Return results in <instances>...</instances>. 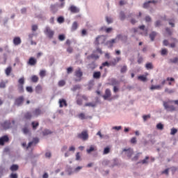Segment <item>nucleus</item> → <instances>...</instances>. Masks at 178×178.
I'll return each mask as SVG.
<instances>
[{
  "label": "nucleus",
  "mask_w": 178,
  "mask_h": 178,
  "mask_svg": "<svg viewBox=\"0 0 178 178\" xmlns=\"http://www.w3.org/2000/svg\"><path fill=\"white\" fill-rule=\"evenodd\" d=\"M162 86H161V85H156V86H154L152 85L150 88V90H161Z\"/></svg>",
  "instance_id": "nucleus-29"
},
{
  "label": "nucleus",
  "mask_w": 178,
  "mask_h": 178,
  "mask_svg": "<svg viewBox=\"0 0 178 178\" xmlns=\"http://www.w3.org/2000/svg\"><path fill=\"white\" fill-rule=\"evenodd\" d=\"M93 151H97V147L95 145H90L89 149H86L88 154H91Z\"/></svg>",
  "instance_id": "nucleus-15"
},
{
  "label": "nucleus",
  "mask_w": 178,
  "mask_h": 178,
  "mask_svg": "<svg viewBox=\"0 0 178 178\" xmlns=\"http://www.w3.org/2000/svg\"><path fill=\"white\" fill-rule=\"evenodd\" d=\"M122 58H120V57H117L116 58H115L113 61H111V64L115 66V65H117L119 62H120Z\"/></svg>",
  "instance_id": "nucleus-24"
},
{
  "label": "nucleus",
  "mask_w": 178,
  "mask_h": 178,
  "mask_svg": "<svg viewBox=\"0 0 178 178\" xmlns=\"http://www.w3.org/2000/svg\"><path fill=\"white\" fill-rule=\"evenodd\" d=\"M156 129L158 130H163V124H162V123L157 124Z\"/></svg>",
  "instance_id": "nucleus-45"
},
{
  "label": "nucleus",
  "mask_w": 178,
  "mask_h": 178,
  "mask_svg": "<svg viewBox=\"0 0 178 178\" xmlns=\"http://www.w3.org/2000/svg\"><path fill=\"white\" fill-rule=\"evenodd\" d=\"M156 1H155V0H152V1H147V2H146V3H145L144 4H143V8H148V6H149V4L150 3H156Z\"/></svg>",
  "instance_id": "nucleus-20"
},
{
  "label": "nucleus",
  "mask_w": 178,
  "mask_h": 178,
  "mask_svg": "<svg viewBox=\"0 0 178 178\" xmlns=\"http://www.w3.org/2000/svg\"><path fill=\"white\" fill-rule=\"evenodd\" d=\"M69 10H70L71 13H79V12H80V9L76 6H71L69 8Z\"/></svg>",
  "instance_id": "nucleus-9"
},
{
  "label": "nucleus",
  "mask_w": 178,
  "mask_h": 178,
  "mask_svg": "<svg viewBox=\"0 0 178 178\" xmlns=\"http://www.w3.org/2000/svg\"><path fill=\"white\" fill-rule=\"evenodd\" d=\"M165 92H167V94H173V92H175V90H170V89L166 88L165 89Z\"/></svg>",
  "instance_id": "nucleus-46"
},
{
  "label": "nucleus",
  "mask_w": 178,
  "mask_h": 178,
  "mask_svg": "<svg viewBox=\"0 0 178 178\" xmlns=\"http://www.w3.org/2000/svg\"><path fill=\"white\" fill-rule=\"evenodd\" d=\"M126 72H127V66L124 65V66L121 68V73H126Z\"/></svg>",
  "instance_id": "nucleus-53"
},
{
  "label": "nucleus",
  "mask_w": 178,
  "mask_h": 178,
  "mask_svg": "<svg viewBox=\"0 0 178 178\" xmlns=\"http://www.w3.org/2000/svg\"><path fill=\"white\" fill-rule=\"evenodd\" d=\"M5 73L6 76H10V73H12V67H8L5 70Z\"/></svg>",
  "instance_id": "nucleus-25"
},
{
  "label": "nucleus",
  "mask_w": 178,
  "mask_h": 178,
  "mask_svg": "<svg viewBox=\"0 0 178 178\" xmlns=\"http://www.w3.org/2000/svg\"><path fill=\"white\" fill-rule=\"evenodd\" d=\"M40 76L42 79H43V77H45L46 74H47V72L45 70H41L40 72Z\"/></svg>",
  "instance_id": "nucleus-39"
},
{
  "label": "nucleus",
  "mask_w": 178,
  "mask_h": 178,
  "mask_svg": "<svg viewBox=\"0 0 178 178\" xmlns=\"http://www.w3.org/2000/svg\"><path fill=\"white\" fill-rule=\"evenodd\" d=\"M32 83H37L38 81V76L36 75H33L31 76Z\"/></svg>",
  "instance_id": "nucleus-34"
},
{
  "label": "nucleus",
  "mask_w": 178,
  "mask_h": 178,
  "mask_svg": "<svg viewBox=\"0 0 178 178\" xmlns=\"http://www.w3.org/2000/svg\"><path fill=\"white\" fill-rule=\"evenodd\" d=\"M44 33L50 40H52V38H54V35H55V31L51 29L49 26L45 27Z\"/></svg>",
  "instance_id": "nucleus-2"
},
{
  "label": "nucleus",
  "mask_w": 178,
  "mask_h": 178,
  "mask_svg": "<svg viewBox=\"0 0 178 178\" xmlns=\"http://www.w3.org/2000/svg\"><path fill=\"white\" fill-rule=\"evenodd\" d=\"M42 113V111H41V109L36 108L35 111H33V116H40Z\"/></svg>",
  "instance_id": "nucleus-16"
},
{
  "label": "nucleus",
  "mask_w": 178,
  "mask_h": 178,
  "mask_svg": "<svg viewBox=\"0 0 178 178\" xmlns=\"http://www.w3.org/2000/svg\"><path fill=\"white\" fill-rule=\"evenodd\" d=\"M111 152V148L109 147H105L103 152L104 155H106Z\"/></svg>",
  "instance_id": "nucleus-35"
},
{
  "label": "nucleus",
  "mask_w": 178,
  "mask_h": 178,
  "mask_svg": "<svg viewBox=\"0 0 178 178\" xmlns=\"http://www.w3.org/2000/svg\"><path fill=\"white\" fill-rule=\"evenodd\" d=\"M43 136H49V134H52V131H49V129H44L42 131Z\"/></svg>",
  "instance_id": "nucleus-31"
},
{
  "label": "nucleus",
  "mask_w": 178,
  "mask_h": 178,
  "mask_svg": "<svg viewBox=\"0 0 178 178\" xmlns=\"http://www.w3.org/2000/svg\"><path fill=\"white\" fill-rule=\"evenodd\" d=\"M120 20H124V19H126V15H124V12H121L120 13Z\"/></svg>",
  "instance_id": "nucleus-43"
},
{
  "label": "nucleus",
  "mask_w": 178,
  "mask_h": 178,
  "mask_svg": "<svg viewBox=\"0 0 178 178\" xmlns=\"http://www.w3.org/2000/svg\"><path fill=\"white\" fill-rule=\"evenodd\" d=\"M161 55H168V49H161Z\"/></svg>",
  "instance_id": "nucleus-55"
},
{
  "label": "nucleus",
  "mask_w": 178,
  "mask_h": 178,
  "mask_svg": "<svg viewBox=\"0 0 178 178\" xmlns=\"http://www.w3.org/2000/svg\"><path fill=\"white\" fill-rule=\"evenodd\" d=\"M75 76L78 78V79H75V81H81V77L83 76V72H81V69L75 71Z\"/></svg>",
  "instance_id": "nucleus-6"
},
{
  "label": "nucleus",
  "mask_w": 178,
  "mask_h": 178,
  "mask_svg": "<svg viewBox=\"0 0 178 178\" xmlns=\"http://www.w3.org/2000/svg\"><path fill=\"white\" fill-rule=\"evenodd\" d=\"M35 92H37V94H40V92H42V86H41V85H38L36 87H35Z\"/></svg>",
  "instance_id": "nucleus-23"
},
{
  "label": "nucleus",
  "mask_w": 178,
  "mask_h": 178,
  "mask_svg": "<svg viewBox=\"0 0 178 178\" xmlns=\"http://www.w3.org/2000/svg\"><path fill=\"white\" fill-rule=\"evenodd\" d=\"M80 152H77L76 154V161H80Z\"/></svg>",
  "instance_id": "nucleus-64"
},
{
  "label": "nucleus",
  "mask_w": 178,
  "mask_h": 178,
  "mask_svg": "<svg viewBox=\"0 0 178 178\" xmlns=\"http://www.w3.org/2000/svg\"><path fill=\"white\" fill-rule=\"evenodd\" d=\"M94 79H101V72H95L93 73Z\"/></svg>",
  "instance_id": "nucleus-27"
},
{
  "label": "nucleus",
  "mask_w": 178,
  "mask_h": 178,
  "mask_svg": "<svg viewBox=\"0 0 178 178\" xmlns=\"http://www.w3.org/2000/svg\"><path fill=\"white\" fill-rule=\"evenodd\" d=\"M84 106H88L89 108H95L97 106V103L95 102H88L84 104Z\"/></svg>",
  "instance_id": "nucleus-17"
},
{
  "label": "nucleus",
  "mask_w": 178,
  "mask_h": 178,
  "mask_svg": "<svg viewBox=\"0 0 178 178\" xmlns=\"http://www.w3.org/2000/svg\"><path fill=\"white\" fill-rule=\"evenodd\" d=\"M178 62V58L175 57L173 59H170V63H177Z\"/></svg>",
  "instance_id": "nucleus-49"
},
{
  "label": "nucleus",
  "mask_w": 178,
  "mask_h": 178,
  "mask_svg": "<svg viewBox=\"0 0 178 178\" xmlns=\"http://www.w3.org/2000/svg\"><path fill=\"white\" fill-rule=\"evenodd\" d=\"M22 131L24 133V134H29V133H30V130L29 129V128L27 127H25L22 129Z\"/></svg>",
  "instance_id": "nucleus-38"
},
{
  "label": "nucleus",
  "mask_w": 178,
  "mask_h": 178,
  "mask_svg": "<svg viewBox=\"0 0 178 178\" xmlns=\"http://www.w3.org/2000/svg\"><path fill=\"white\" fill-rule=\"evenodd\" d=\"M33 130H37V127L40 126V123L37 121H33L31 123Z\"/></svg>",
  "instance_id": "nucleus-19"
},
{
  "label": "nucleus",
  "mask_w": 178,
  "mask_h": 178,
  "mask_svg": "<svg viewBox=\"0 0 178 178\" xmlns=\"http://www.w3.org/2000/svg\"><path fill=\"white\" fill-rule=\"evenodd\" d=\"M59 104H60V108H63V106H67V103L65 100V99H60L59 100Z\"/></svg>",
  "instance_id": "nucleus-14"
},
{
  "label": "nucleus",
  "mask_w": 178,
  "mask_h": 178,
  "mask_svg": "<svg viewBox=\"0 0 178 178\" xmlns=\"http://www.w3.org/2000/svg\"><path fill=\"white\" fill-rule=\"evenodd\" d=\"M156 32L153 31L149 34V38L151 41H154L155 40V37H156Z\"/></svg>",
  "instance_id": "nucleus-26"
},
{
  "label": "nucleus",
  "mask_w": 178,
  "mask_h": 178,
  "mask_svg": "<svg viewBox=\"0 0 178 178\" xmlns=\"http://www.w3.org/2000/svg\"><path fill=\"white\" fill-rule=\"evenodd\" d=\"M51 12H53L54 13H56V12H58V8H56V6H55V5H51Z\"/></svg>",
  "instance_id": "nucleus-37"
},
{
  "label": "nucleus",
  "mask_w": 178,
  "mask_h": 178,
  "mask_svg": "<svg viewBox=\"0 0 178 178\" xmlns=\"http://www.w3.org/2000/svg\"><path fill=\"white\" fill-rule=\"evenodd\" d=\"M77 138L86 141L88 140V132L87 131H83L81 134H78Z\"/></svg>",
  "instance_id": "nucleus-4"
},
{
  "label": "nucleus",
  "mask_w": 178,
  "mask_h": 178,
  "mask_svg": "<svg viewBox=\"0 0 178 178\" xmlns=\"http://www.w3.org/2000/svg\"><path fill=\"white\" fill-rule=\"evenodd\" d=\"M99 59V56L98 55L92 54L90 56H88V59Z\"/></svg>",
  "instance_id": "nucleus-30"
},
{
  "label": "nucleus",
  "mask_w": 178,
  "mask_h": 178,
  "mask_svg": "<svg viewBox=\"0 0 178 178\" xmlns=\"http://www.w3.org/2000/svg\"><path fill=\"white\" fill-rule=\"evenodd\" d=\"M37 30H38V26L33 25L32 26V31H37Z\"/></svg>",
  "instance_id": "nucleus-58"
},
{
  "label": "nucleus",
  "mask_w": 178,
  "mask_h": 178,
  "mask_svg": "<svg viewBox=\"0 0 178 178\" xmlns=\"http://www.w3.org/2000/svg\"><path fill=\"white\" fill-rule=\"evenodd\" d=\"M66 84V81H65V80H60L58 82V86L59 87H63V86H65Z\"/></svg>",
  "instance_id": "nucleus-44"
},
{
  "label": "nucleus",
  "mask_w": 178,
  "mask_h": 178,
  "mask_svg": "<svg viewBox=\"0 0 178 178\" xmlns=\"http://www.w3.org/2000/svg\"><path fill=\"white\" fill-rule=\"evenodd\" d=\"M10 170H11V172H16V170H19V165L13 164L10 166Z\"/></svg>",
  "instance_id": "nucleus-22"
},
{
  "label": "nucleus",
  "mask_w": 178,
  "mask_h": 178,
  "mask_svg": "<svg viewBox=\"0 0 178 178\" xmlns=\"http://www.w3.org/2000/svg\"><path fill=\"white\" fill-rule=\"evenodd\" d=\"M32 116L33 115H31V113H30V112L26 113L24 115V118L27 120L31 119Z\"/></svg>",
  "instance_id": "nucleus-36"
},
{
  "label": "nucleus",
  "mask_w": 178,
  "mask_h": 178,
  "mask_svg": "<svg viewBox=\"0 0 178 178\" xmlns=\"http://www.w3.org/2000/svg\"><path fill=\"white\" fill-rule=\"evenodd\" d=\"M165 31L167 32L168 35H172V31H170V29L169 28L165 29Z\"/></svg>",
  "instance_id": "nucleus-62"
},
{
  "label": "nucleus",
  "mask_w": 178,
  "mask_h": 178,
  "mask_svg": "<svg viewBox=\"0 0 178 178\" xmlns=\"http://www.w3.org/2000/svg\"><path fill=\"white\" fill-rule=\"evenodd\" d=\"M148 159H149V157L146 156L145 159L140 161L139 163H142L143 165H147V163H148Z\"/></svg>",
  "instance_id": "nucleus-32"
},
{
  "label": "nucleus",
  "mask_w": 178,
  "mask_h": 178,
  "mask_svg": "<svg viewBox=\"0 0 178 178\" xmlns=\"http://www.w3.org/2000/svg\"><path fill=\"white\" fill-rule=\"evenodd\" d=\"M6 87V83L4 81H2L0 83V88H5Z\"/></svg>",
  "instance_id": "nucleus-56"
},
{
  "label": "nucleus",
  "mask_w": 178,
  "mask_h": 178,
  "mask_svg": "<svg viewBox=\"0 0 178 178\" xmlns=\"http://www.w3.org/2000/svg\"><path fill=\"white\" fill-rule=\"evenodd\" d=\"M123 38L126 41L127 40V36L118 35L115 39H112L111 40L108 41L107 44L109 45L110 48H112L113 47V44L116 42V40H121L122 41H123Z\"/></svg>",
  "instance_id": "nucleus-1"
},
{
  "label": "nucleus",
  "mask_w": 178,
  "mask_h": 178,
  "mask_svg": "<svg viewBox=\"0 0 178 178\" xmlns=\"http://www.w3.org/2000/svg\"><path fill=\"white\" fill-rule=\"evenodd\" d=\"M111 95H112V94L111 93V90L106 89V90H105V94H104V95H103V98H104V99H105V100L109 99V98H111Z\"/></svg>",
  "instance_id": "nucleus-10"
},
{
  "label": "nucleus",
  "mask_w": 178,
  "mask_h": 178,
  "mask_svg": "<svg viewBox=\"0 0 178 178\" xmlns=\"http://www.w3.org/2000/svg\"><path fill=\"white\" fill-rule=\"evenodd\" d=\"M176 133H177V129L175 128H172L171 129V132H170L171 136H175V134H176Z\"/></svg>",
  "instance_id": "nucleus-52"
},
{
  "label": "nucleus",
  "mask_w": 178,
  "mask_h": 178,
  "mask_svg": "<svg viewBox=\"0 0 178 178\" xmlns=\"http://www.w3.org/2000/svg\"><path fill=\"white\" fill-rule=\"evenodd\" d=\"M19 86H24V78H20L18 81Z\"/></svg>",
  "instance_id": "nucleus-50"
},
{
  "label": "nucleus",
  "mask_w": 178,
  "mask_h": 178,
  "mask_svg": "<svg viewBox=\"0 0 178 178\" xmlns=\"http://www.w3.org/2000/svg\"><path fill=\"white\" fill-rule=\"evenodd\" d=\"M65 38H66V37H65V35H58L59 41H65Z\"/></svg>",
  "instance_id": "nucleus-51"
},
{
  "label": "nucleus",
  "mask_w": 178,
  "mask_h": 178,
  "mask_svg": "<svg viewBox=\"0 0 178 178\" xmlns=\"http://www.w3.org/2000/svg\"><path fill=\"white\" fill-rule=\"evenodd\" d=\"M57 22L58 23H63V22H65V18H63V17H58Z\"/></svg>",
  "instance_id": "nucleus-48"
},
{
  "label": "nucleus",
  "mask_w": 178,
  "mask_h": 178,
  "mask_svg": "<svg viewBox=\"0 0 178 178\" xmlns=\"http://www.w3.org/2000/svg\"><path fill=\"white\" fill-rule=\"evenodd\" d=\"M23 101H24V97H23V96L17 98L15 99V105H17L18 106L22 105V104H23Z\"/></svg>",
  "instance_id": "nucleus-12"
},
{
  "label": "nucleus",
  "mask_w": 178,
  "mask_h": 178,
  "mask_svg": "<svg viewBox=\"0 0 178 178\" xmlns=\"http://www.w3.org/2000/svg\"><path fill=\"white\" fill-rule=\"evenodd\" d=\"M13 44L15 46L20 45L22 44V39L19 37H15L13 39Z\"/></svg>",
  "instance_id": "nucleus-13"
},
{
  "label": "nucleus",
  "mask_w": 178,
  "mask_h": 178,
  "mask_svg": "<svg viewBox=\"0 0 178 178\" xmlns=\"http://www.w3.org/2000/svg\"><path fill=\"white\" fill-rule=\"evenodd\" d=\"M38 141H39L38 138H35L32 142H30V143L28 144V146H27L26 148H27V149L30 148V147H31V145H33V144H35H35H38Z\"/></svg>",
  "instance_id": "nucleus-18"
},
{
  "label": "nucleus",
  "mask_w": 178,
  "mask_h": 178,
  "mask_svg": "<svg viewBox=\"0 0 178 178\" xmlns=\"http://www.w3.org/2000/svg\"><path fill=\"white\" fill-rule=\"evenodd\" d=\"M131 144H136L137 143V138L136 137H134L131 139Z\"/></svg>",
  "instance_id": "nucleus-60"
},
{
  "label": "nucleus",
  "mask_w": 178,
  "mask_h": 178,
  "mask_svg": "<svg viewBox=\"0 0 178 178\" xmlns=\"http://www.w3.org/2000/svg\"><path fill=\"white\" fill-rule=\"evenodd\" d=\"M10 178H17V174L16 173H11L10 175Z\"/></svg>",
  "instance_id": "nucleus-63"
},
{
  "label": "nucleus",
  "mask_w": 178,
  "mask_h": 178,
  "mask_svg": "<svg viewBox=\"0 0 178 178\" xmlns=\"http://www.w3.org/2000/svg\"><path fill=\"white\" fill-rule=\"evenodd\" d=\"M106 41V38L104 35H99L96 38L95 41V45H99V44H104Z\"/></svg>",
  "instance_id": "nucleus-3"
},
{
  "label": "nucleus",
  "mask_w": 178,
  "mask_h": 178,
  "mask_svg": "<svg viewBox=\"0 0 178 178\" xmlns=\"http://www.w3.org/2000/svg\"><path fill=\"white\" fill-rule=\"evenodd\" d=\"M77 90H80V86L79 85H75L72 88V91H77Z\"/></svg>",
  "instance_id": "nucleus-47"
},
{
  "label": "nucleus",
  "mask_w": 178,
  "mask_h": 178,
  "mask_svg": "<svg viewBox=\"0 0 178 178\" xmlns=\"http://www.w3.org/2000/svg\"><path fill=\"white\" fill-rule=\"evenodd\" d=\"M138 79V80H140V81H147V77L144 75L139 76Z\"/></svg>",
  "instance_id": "nucleus-41"
},
{
  "label": "nucleus",
  "mask_w": 178,
  "mask_h": 178,
  "mask_svg": "<svg viewBox=\"0 0 178 178\" xmlns=\"http://www.w3.org/2000/svg\"><path fill=\"white\" fill-rule=\"evenodd\" d=\"M78 27H79V24H77V22H73L72 28H71L72 31H76V30H77Z\"/></svg>",
  "instance_id": "nucleus-21"
},
{
  "label": "nucleus",
  "mask_w": 178,
  "mask_h": 178,
  "mask_svg": "<svg viewBox=\"0 0 178 178\" xmlns=\"http://www.w3.org/2000/svg\"><path fill=\"white\" fill-rule=\"evenodd\" d=\"M1 126L3 130H8V129H10V127H12V122H10L9 120H7L1 123Z\"/></svg>",
  "instance_id": "nucleus-5"
},
{
  "label": "nucleus",
  "mask_w": 178,
  "mask_h": 178,
  "mask_svg": "<svg viewBox=\"0 0 178 178\" xmlns=\"http://www.w3.org/2000/svg\"><path fill=\"white\" fill-rule=\"evenodd\" d=\"M77 105H83V100L81 99H77L76 100Z\"/></svg>",
  "instance_id": "nucleus-57"
},
{
  "label": "nucleus",
  "mask_w": 178,
  "mask_h": 178,
  "mask_svg": "<svg viewBox=\"0 0 178 178\" xmlns=\"http://www.w3.org/2000/svg\"><path fill=\"white\" fill-rule=\"evenodd\" d=\"M26 91L28 92H33V88H31V86H27L26 87Z\"/></svg>",
  "instance_id": "nucleus-61"
},
{
  "label": "nucleus",
  "mask_w": 178,
  "mask_h": 178,
  "mask_svg": "<svg viewBox=\"0 0 178 178\" xmlns=\"http://www.w3.org/2000/svg\"><path fill=\"white\" fill-rule=\"evenodd\" d=\"M124 152H126V155L127 156H128V158H131V156L133 155V154H134V152H133V149L129 148V149H123Z\"/></svg>",
  "instance_id": "nucleus-8"
},
{
  "label": "nucleus",
  "mask_w": 178,
  "mask_h": 178,
  "mask_svg": "<svg viewBox=\"0 0 178 178\" xmlns=\"http://www.w3.org/2000/svg\"><path fill=\"white\" fill-rule=\"evenodd\" d=\"M28 65L30 66H34L37 65V59L34 58L33 57H31L28 61Z\"/></svg>",
  "instance_id": "nucleus-11"
},
{
  "label": "nucleus",
  "mask_w": 178,
  "mask_h": 178,
  "mask_svg": "<svg viewBox=\"0 0 178 178\" xmlns=\"http://www.w3.org/2000/svg\"><path fill=\"white\" fill-rule=\"evenodd\" d=\"M18 91L19 92H24V88L23 87V85H19L18 86Z\"/></svg>",
  "instance_id": "nucleus-42"
},
{
  "label": "nucleus",
  "mask_w": 178,
  "mask_h": 178,
  "mask_svg": "<svg viewBox=\"0 0 178 178\" xmlns=\"http://www.w3.org/2000/svg\"><path fill=\"white\" fill-rule=\"evenodd\" d=\"M9 141V137L8 136H3L0 138V145H5V143H8Z\"/></svg>",
  "instance_id": "nucleus-7"
},
{
  "label": "nucleus",
  "mask_w": 178,
  "mask_h": 178,
  "mask_svg": "<svg viewBox=\"0 0 178 178\" xmlns=\"http://www.w3.org/2000/svg\"><path fill=\"white\" fill-rule=\"evenodd\" d=\"M90 69H92L93 70V69H95V67H97L95 65V63H92L91 64L89 65Z\"/></svg>",
  "instance_id": "nucleus-59"
},
{
  "label": "nucleus",
  "mask_w": 178,
  "mask_h": 178,
  "mask_svg": "<svg viewBox=\"0 0 178 178\" xmlns=\"http://www.w3.org/2000/svg\"><path fill=\"white\" fill-rule=\"evenodd\" d=\"M143 119L144 122H147V120H148V119H151V115H149V114L145 115L143 116Z\"/></svg>",
  "instance_id": "nucleus-40"
},
{
  "label": "nucleus",
  "mask_w": 178,
  "mask_h": 178,
  "mask_svg": "<svg viewBox=\"0 0 178 178\" xmlns=\"http://www.w3.org/2000/svg\"><path fill=\"white\" fill-rule=\"evenodd\" d=\"M101 30L102 31H106V33H111V31H112V28H106L105 26H103L101 28Z\"/></svg>",
  "instance_id": "nucleus-33"
},
{
  "label": "nucleus",
  "mask_w": 178,
  "mask_h": 178,
  "mask_svg": "<svg viewBox=\"0 0 178 178\" xmlns=\"http://www.w3.org/2000/svg\"><path fill=\"white\" fill-rule=\"evenodd\" d=\"M78 116L79 119H81L82 120H83V119H86V115L83 113H80Z\"/></svg>",
  "instance_id": "nucleus-54"
},
{
  "label": "nucleus",
  "mask_w": 178,
  "mask_h": 178,
  "mask_svg": "<svg viewBox=\"0 0 178 178\" xmlns=\"http://www.w3.org/2000/svg\"><path fill=\"white\" fill-rule=\"evenodd\" d=\"M145 67L147 70L154 69V65H152V63H147L145 65Z\"/></svg>",
  "instance_id": "nucleus-28"
}]
</instances>
